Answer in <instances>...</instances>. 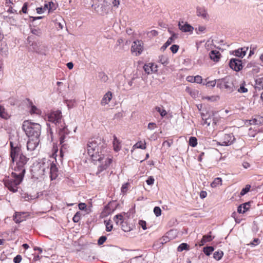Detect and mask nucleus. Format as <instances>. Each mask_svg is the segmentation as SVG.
Returning <instances> with one entry per match:
<instances>
[{
  "instance_id": "nucleus-62",
  "label": "nucleus",
  "mask_w": 263,
  "mask_h": 263,
  "mask_svg": "<svg viewBox=\"0 0 263 263\" xmlns=\"http://www.w3.org/2000/svg\"><path fill=\"white\" fill-rule=\"evenodd\" d=\"M172 143V142H170L168 141L165 140L163 142L162 145L164 146H167L168 147H170L171 146Z\"/></svg>"
},
{
  "instance_id": "nucleus-34",
  "label": "nucleus",
  "mask_w": 263,
  "mask_h": 263,
  "mask_svg": "<svg viewBox=\"0 0 263 263\" xmlns=\"http://www.w3.org/2000/svg\"><path fill=\"white\" fill-rule=\"evenodd\" d=\"M31 114H35L36 115H41L42 113L41 110L37 108L35 106L32 105L30 109Z\"/></svg>"
},
{
  "instance_id": "nucleus-12",
  "label": "nucleus",
  "mask_w": 263,
  "mask_h": 263,
  "mask_svg": "<svg viewBox=\"0 0 263 263\" xmlns=\"http://www.w3.org/2000/svg\"><path fill=\"white\" fill-rule=\"evenodd\" d=\"M40 142L39 138H29L27 143V149L28 152H32L34 151L37 147Z\"/></svg>"
},
{
  "instance_id": "nucleus-29",
  "label": "nucleus",
  "mask_w": 263,
  "mask_h": 263,
  "mask_svg": "<svg viewBox=\"0 0 263 263\" xmlns=\"http://www.w3.org/2000/svg\"><path fill=\"white\" fill-rule=\"evenodd\" d=\"M222 184V179L220 178L217 177L211 183V186L212 187H216L219 185H221Z\"/></svg>"
},
{
  "instance_id": "nucleus-48",
  "label": "nucleus",
  "mask_w": 263,
  "mask_h": 263,
  "mask_svg": "<svg viewBox=\"0 0 263 263\" xmlns=\"http://www.w3.org/2000/svg\"><path fill=\"white\" fill-rule=\"evenodd\" d=\"M105 225H106V231L107 232H110L112 229V225L110 223L109 221L106 222L105 221Z\"/></svg>"
},
{
  "instance_id": "nucleus-51",
  "label": "nucleus",
  "mask_w": 263,
  "mask_h": 263,
  "mask_svg": "<svg viewBox=\"0 0 263 263\" xmlns=\"http://www.w3.org/2000/svg\"><path fill=\"white\" fill-rule=\"evenodd\" d=\"M22 256L21 255H17L13 259L14 263H20L22 260Z\"/></svg>"
},
{
  "instance_id": "nucleus-44",
  "label": "nucleus",
  "mask_w": 263,
  "mask_h": 263,
  "mask_svg": "<svg viewBox=\"0 0 263 263\" xmlns=\"http://www.w3.org/2000/svg\"><path fill=\"white\" fill-rule=\"evenodd\" d=\"M217 85V80L210 81L206 83V85L208 87H214Z\"/></svg>"
},
{
  "instance_id": "nucleus-31",
  "label": "nucleus",
  "mask_w": 263,
  "mask_h": 263,
  "mask_svg": "<svg viewBox=\"0 0 263 263\" xmlns=\"http://www.w3.org/2000/svg\"><path fill=\"white\" fill-rule=\"evenodd\" d=\"M214 248L213 247L209 246V247H204L203 249V252L204 253L207 255L209 256L212 253L213 251H214Z\"/></svg>"
},
{
  "instance_id": "nucleus-22",
  "label": "nucleus",
  "mask_w": 263,
  "mask_h": 263,
  "mask_svg": "<svg viewBox=\"0 0 263 263\" xmlns=\"http://www.w3.org/2000/svg\"><path fill=\"white\" fill-rule=\"evenodd\" d=\"M250 208V202H246L240 205L237 208V212L239 213H245Z\"/></svg>"
},
{
  "instance_id": "nucleus-2",
  "label": "nucleus",
  "mask_w": 263,
  "mask_h": 263,
  "mask_svg": "<svg viewBox=\"0 0 263 263\" xmlns=\"http://www.w3.org/2000/svg\"><path fill=\"white\" fill-rule=\"evenodd\" d=\"M104 148V143L100 138L91 139L87 144V152L93 161L100 159L103 157L102 150Z\"/></svg>"
},
{
  "instance_id": "nucleus-61",
  "label": "nucleus",
  "mask_w": 263,
  "mask_h": 263,
  "mask_svg": "<svg viewBox=\"0 0 263 263\" xmlns=\"http://www.w3.org/2000/svg\"><path fill=\"white\" fill-rule=\"evenodd\" d=\"M170 33L172 34V36L170 38H172V41L174 42L175 39H176L178 37V34L171 31Z\"/></svg>"
},
{
  "instance_id": "nucleus-53",
  "label": "nucleus",
  "mask_w": 263,
  "mask_h": 263,
  "mask_svg": "<svg viewBox=\"0 0 263 263\" xmlns=\"http://www.w3.org/2000/svg\"><path fill=\"white\" fill-rule=\"evenodd\" d=\"M211 121H212V118L211 117L206 118L204 120V122L203 123V125L206 124L208 126H209L211 124Z\"/></svg>"
},
{
  "instance_id": "nucleus-38",
  "label": "nucleus",
  "mask_w": 263,
  "mask_h": 263,
  "mask_svg": "<svg viewBox=\"0 0 263 263\" xmlns=\"http://www.w3.org/2000/svg\"><path fill=\"white\" fill-rule=\"evenodd\" d=\"M173 42V41H172V38L169 37L167 41L165 42V43L162 46L161 49L163 51L165 50L166 49V48L168 46H170Z\"/></svg>"
},
{
  "instance_id": "nucleus-52",
  "label": "nucleus",
  "mask_w": 263,
  "mask_h": 263,
  "mask_svg": "<svg viewBox=\"0 0 263 263\" xmlns=\"http://www.w3.org/2000/svg\"><path fill=\"white\" fill-rule=\"evenodd\" d=\"M194 82H196L197 83H201L202 81V77L200 76H196L194 77Z\"/></svg>"
},
{
  "instance_id": "nucleus-11",
  "label": "nucleus",
  "mask_w": 263,
  "mask_h": 263,
  "mask_svg": "<svg viewBox=\"0 0 263 263\" xmlns=\"http://www.w3.org/2000/svg\"><path fill=\"white\" fill-rule=\"evenodd\" d=\"M229 66L231 68L235 71H239L243 68L241 60L236 58H233L230 60Z\"/></svg>"
},
{
  "instance_id": "nucleus-1",
  "label": "nucleus",
  "mask_w": 263,
  "mask_h": 263,
  "mask_svg": "<svg viewBox=\"0 0 263 263\" xmlns=\"http://www.w3.org/2000/svg\"><path fill=\"white\" fill-rule=\"evenodd\" d=\"M10 145L12 168L14 171L11 173V177L5 180V184L10 191L15 193L17 191V186L23 179L29 159L23 154L21 146L17 144L10 141Z\"/></svg>"
},
{
  "instance_id": "nucleus-47",
  "label": "nucleus",
  "mask_w": 263,
  "mask_h": 263,
  "mask_svg": "<svg viewBox=\"0 0 263 263\" xmlns=\"http://www.w3.org/2000/svg\"><path fill=\"white\" fill-rule=\"evenodd\" d=\"M106 239L107 238L105 236H101L98 240V244L99 245H102L106 240Z\"/></svg>"
},
{
  "instance_id": "nucleus-58",
  "label": "nucleus",
  "mask_w": 263,
  "mask_h": 263,
  "mask_svg": "<svg viewBox=\"0 0 263 263\" xmlns=\"http://www.w3.org/2000/svg\"><path fill=\"white\" fill-rule=\"evenodd\" d=\"M250 124L253 125H259V123L258 122V119H253L250 120Z\"/></svg>"
},
{
  "instance_id": "nucleus-27",
  "label": "nucleus",
  "mask_w": 263,
  "mask_h": 263,
  "mask_svg": "<svg viewBox=\"0 0 263 263\" xmlns=\"http://www.w3.org/2000/svg\"><path fill=\"white\" fill-rule=\"evenodd\" d=\"M190 246L186 243H181L177 248V251L178 252H182L184 250H189Z\"/></svg>"
},
{
  "instance_id": "nucleus-20",
  "label": "nucleus",
  "mask_w": 263,
  "mask_h": 263,
  "mask_svg": "<svg viewBox=\"0 0 263 263\" xmlns=\"http://www.w3.org/2000/svg\"><path fill=\"white\" fill-rule=\"evenodd\" d=\"M197 14L203 18H207L208 16L206 9L204 7H198L197 8Z\"/></svg>"
},
{
  "instance_id": "nucleus-3",
  "label": "nucleus",
  "mask_w": 263,
  "mask_h": 263,
  "mask_svg": "<svg viewBox=\"0 0 263 263\" xmlns=\"http://www.w3.org/2000/svg\"><path fill=\"white\" fill-rule=\"evenodd\" d=\"M36 167L39 168L38 175L39 176L45 175L46 173L50 172V178L51 180H54L58 176V168L56 165V160L51 161L48 160L46 162L43 164H37Z\"/></svg>"
},
{
  "instance_id": "nucleus-59",
  "label": "nucleus",
  "mask_w": 263,
  "mask_h": 263,
  "mask_svg": "<svg viewBox=\"0 0 263 263\" xmlns=\"http://www.w3.org/2000/svg\"><path fill=\"white\" fill-rule=\"evenodd\" d=\"M207 196V193L206 191H202L200 193V197L201 199L205 198Z\"/></svg>"
},
{
  "instance_id": "nucleus-6",
  "label": "nucleus",
  "mask_w": 263,
  "mask_h": 263,
  "mask_svg": "<svg viewBox=\"0 0 263 263\" xmlns=\"http://www.w3.org/2000/svg\"><path fill=\"white\" fill-rule=\"evenodd\" d=\"M58 129V134L60 140V143L61 145V148L60 150L61 153H62L64 149H66V145L64 143L67 141L69 138V130L67 129L65 124L59 126Z\"/></svg>"
},
{
  "instance_id": "nucleus-28",
  "label": "nucleus",
  "mask_w": 263,
  "mask_h": 263,
  "mask_svg": "<svg viewBox=\"0 0 263 263\" xmlns=\"http://www.w3.org/2000/svg\"><path fill=\"white\" fill-rule=\"evenodd\" d=\"M0 117L5 119H7L9 117L5 108L2 105H0Z\"/></svg>"
},
{
  "instance_id": "nucleus-17",
  "label": "nucleus",
  "mask_w": 263,
  "mask_h": 263,
  "mask_svg": "<svg viewBox=\"0 0 263 263\" xmlns=\"http://www.w3.org/2000/svg\"><path fill=\"white\" fill-rule=\"evenodd\" d=\"M112 97V93L110 91H108L104 95L101 101V104L102 106H105V105L108 104L111 100Z\"/></svg>"
},
{
  "instance_id": "nucleus-60",
  "label": "nucleus",
  "mask_w": 263,
  "mask_h": 263,
  "mask_svg": "<svg viewBox=\"0 0 263 263\" xmlns=\"http://www.w3.org/2000/svg\"><path fill=\"white\" fill-rule=\"evenodd\" d=\"M79 208L81 210H84L86 208V205L84 203H80L79 204Z\"/></svg>"
},
{
  "instance_id": "nucleus-36",
  "label": "nucleus",
  "mask_w": 263,
  "mask_h": 263,
  "mask_svg": "<svg viewBox=\"0 0 263 263\" xmlns=\"http://www.w3.org/2000/svg\"><path fill=\"white\" fill-rule=\"evenodd\" d=\"M31 32L32 34L39 36H41L42 33L41 29L39 28H31Z\"/></svg>"
},
{
  "instance_id": "nucleus-5",
  "label": "nucleus",
  "mask_w": 263,
  "mask_h": 263,
  "mask_svg": "<svg viewBox=\"0 0 263 263\" xmlns=\"http://www.w3.org/2000/svg\"><path fill=\"white\" fill-rule=\"evenodd\" d=\"M234 82L233 78L231 77H226L217 80V87L220 89L225 88L230 92H232L236 90V87Z\"/></svg>"
},
{
  "instance_id": "nucleus-43",
  "label": "nucleus",
  "mask_w": 263,
  "mask_h": 263,
  "mask_svg": "<svg viewBox=\"0 0 263 263\" xmlns=\"http://www.w3.org/2000/svg\"><path fill=\"white\" fill-rule=\"evenodd\" d=\"M80 213L79 212H77L76 214L73 217L72 220L74 222H78L80 220Z\"/></svg>"
},
{
  "instance_id": "nucleus-9",
  "label": "nucleus",
  "mask_w": 263,
  "mask_h": 263,
  "mask_svg": "<svg viewBox=\"0 0 263 263\" xmlns=\"http://www.w3.org/2000/svg\"><path fill=\"white\" fill-rule=\"evenodd\" d=\"M112 161L111 158L105 156L104 155H103V157H101L100 159H97V161L100 163L98 166V171L96 173L97 175H99L102 171L107 169L112 162Z\"/></svg>"
},
{
  "instance_id": "nucleus-14",
  "label": "nucleus",
  "mask_w": 263,
  "mask_h": 263,
  "mask_svg": "<svg viewBox=\"0 0 263 263\" xmlns=\"http://www.w3.org/2000/svg\"><path fill=\"white\" fill-rule=\"evenodd\" d=\"M235 141V138L232 134H224L222 137L221 145L228 146L232 144Z\"/></svg>"
},
{
  "instance_id": "nucleus-13",
  "label": "nucleus",
  "mask_w": 263,
  "mask_h": 263,
  "mask_svg": "<svg viewBox=\"0 0 263 263\" xmlns=\"http://www.w3.org/2000/svg\"><path fill=\"white\" fill-rule=\"evenodd\" d=\"M131 50L133 52H135L136 55L140 54L143 50L142 41L139 40L134 41L132 44Z\"/></svg>"
},
{
  "instance_id": "nucleus-30",
  "label": "nucleus",
  "mask_w": 263,
  "mask_h": 263,
  "mask_svg": "<svg viewBox=\"0 0 263 263\" xmlns=\"http://www.w3.org/2000/svg\"><path fill=\"white\" fill-rule=\"evenodd\" d=\"M255 84L258 89H263V77L257 78L255 80Z\"/></svg>"
},
{
  "instance_id": "nucleus-49",
  "label": "nucleus",
  "mask_w": 263,
  "mask_h": 263,
  "mask_svg": "<svg viewBox=\"0 0 263 263\" xmlns=\"http://www.w3.org/2000/svg\"><path fill=\"white\" fill-rule=\"evenodd\" d=\"M178 49L179 46L177 45H173L170 48L171 50L173 53H176L178 51Z\"/></svg>"
},
{
  "instance_id": "nucleus-25",
  "label": "nucleus",
  "mask_w": 263,
  "mask_h": 263,
  "mask_svg": "<svg viewBox=\"0 0 263 263\" xmlns=\"http://www.w3.org/2000/svg\"><path fill=\"white\" fill-rule=\"evenodd\" d=\"M114 220L117 225H122L124 222L123 217L121 214L116 215L114 217Z\"/></svg>"
},
{
  "instance_id": "nucleus-24",
  "label": "nucleus",
  "mask_w": 263,
  "mask_h": 263,
  "mask_svg": "<svg viewBox=\"0 0 263 263\" xmlns=\"http://www.w3.org/2000/svg\"><path fill=\"white\" fill-rule=\"evenodd\" d=\"M113 146L115 151L117 152L121 149L120 142L115 135L114 136Z\"/></svg>"
},
{
  "instance_id": "nucleus-46",
  "label": "nucleus",
  "mask_w": 263,
  "mask_h": 263,
  "mask_svg": "<svg viewBox=\"0 0 263 263\" xmlns=\"http://www.w3.org/2000/svg\"><path fill=\"white\" fill-rule=\"evenodd\" d=\"M122 229L125 232L130 231L131 230L130 227L125 225V222H124L121 225Z\"/></svg>"
},
{
  "instance_id": "nucleus-16",
  "label": "nucleus",
  "mask_w": 263,
  "mask_h": 263,
  "mask_svg": "<svg viewBox=\"0 0 263 263\" xmlns=\"http://www.w3.org/2000/svg\"><path fill=\"white\" fill-rule=\"evenodd\" d=\"M143 69L146 73L150 74L157 71V66L152 63H149L144 65Z\"/></svg>"
},
{
  "instance_id": "nucleus-18",
  "label": "nucleus",
  "mask_w": 263,
  "mask_h": 263,
  "mask_svg": "<svg viewBox=\"0 0 263 263\" xmlns=\"http://www.w3.org/2000/svg\"><path fill=\"white\" fill-rule=\"evenodd\" d=\"M248 48L243 47L239 48L237 50L233 51V54L239 58H243L246 53L247 51L248 50Z\"/></svg>"
},
{
  "instance_id": "nucleus-10",
  "label": "nucleus",
  "mask_w": 263,
  "mask_h": 263,
  "mask_svg": "<svg viewBox=\"0 0 263 263\" xmlns=\"http://www.w3.org/2000/svg\"><path fill=\"white\" fill-rule=\"evenodd\" d=\"M29 50L42 55L46 54L45 47L40 42H34L30 45Z\"/></svg>"
},
{
  "instance_id": "nucleus-50",
  "label": "nucleus",
  "mask_w": 263,
  "mask_h": 263,
  "mask_svg": "<svg viewBox=\"0 0 263 263\" xmlns=\"http://www.w3.org/2000/svg\"><path fill=\"white\" fill-rule=\"evenodd\" d=\"M154 181H155L154 178L153 177L150 176L146 180V182L148 185H151L154 184Z\"/></svg>"
},
{
  "instance_id": "nucleus-32",
  "label": "nucleus",
  "mask_w": 263,
  "mask_h": 263,
  "mask_svg": "<svg viewBox=\"0 0 263 263\" xmlns=\"http://www.w3.org/2000/svg\"><path fill=\"white\" fill-rule=\"evenodd\" d=\"M223 255V253L222 251H217L214 253L213 257L217 260H219L221 259Z\"/></svg>"
},
{
  "instance_id": "nucleus-33",
  "label": "nucleus",
  "mask_w": 263,
  "mask_h": 263,
  "mask_svg": "<svg viewBox=\"0 0 263 263\" xmlns=\"http://www.w3.org/2000/svg\"><path fill=\"white\" fill-rule=\"evenodd\" d=\"M133 148L145 149L146 148V143L145 142L143 143L141 141L138 142L133 146Z\"/></svg>"
},
{
  "instance_id": "nucleus-4",
  "label": "nucleus",
  "mask_w": 263,
  "mask_h": 263,
  "mask_svg": "<svg viewBox=\"0 0 263 263\" xmlns=\"http://www.w3.org/2000/svg\"><path fill=\"white\" fill-rule=\"evenodd\" d=\"M22 128L28 138L39 139L41 133L40 124L25 121L23 122Z\"/></svg>"
},
{
  "instance_id": "nucleus-56",
  "label": "nucleus",
  "mask_w": 263,
  "mask_h": 263,
  "mask_svg": "<svg viewBox=\"0 0 263 263\" xmlns=\"http://www.w3.org/2000/svg\"><path fill=\"white\" fill-rule=\"evenodd\" d=\"M196 30L197 31V33L199 34L200 32H202L205 30V27L204 26H199Z\"/></svg>"
},
{
  "instance_id": "nucleus-55",
  "label": "nucleus",
  "mask_w": 263,
  "mask_h": 263,
  "mask_svg": "<svg viewBox=\"0 0 263 263\" xmlns=\"http://www.w3.org/2000/svg\"><path fill=\"white\" fill-rule=\"evenodd\" d=\"M156 127H157L156 124L153 122L149 123L148 124V126H147L148 129H151V130L154 129Z\"/></svg>"
},
{
  "instance_id": "nucleus-7",
  "label": "nucleus",
  "mask_w": 263,
  "mask_h": 263,
  "mask_svg": "<svg viewBox=\"0 0 263 263\" xmlns=\"http://www.w3.org/2000/svg\"><path fill=\"white\" fill-rule=\"evenodd\" d=\"M91 7L101 15L106 14L109 9V4L105 0H94Z\"/></svg>"
},
{
  "instance_id": "nucleus-37",
  "label": "nucleus",
  "mask_w": 263,
  "mask_h": 263,
  "mask_svg": "<svg viewBox=\"0 0 263 263\" xmlns=\"http://www.w3.org/2000/svg\"><path fill=\"white\" fill-rule=\"evenodd\" d=\"M155 109L157 111H158L161 115L162 117H164L166 114L167 112L165 109L163 108H161L158 106H156L155 107Z\"/></svg>"
},
{
  "instance_id": "nucleus-8",
  "label": "nucleus",
  "mask_w": 263,
  "mask_h": 263,
  "mask_svg": "<svg viewBox=\"0 0 263 263\" xmlns=\"http://www.w3.org/2000/svg\"><path fill=\"white\" fill-rule=\"evenodd\" d=\"M48 120L52 123L55 124L59 128L65 124L62 120V112L60 110H56L51 112L48 115Z\"/></svg>"
},
{
  "instance_id": "nucleus-19",
  "label": "nucleus",
  "mask_w": 263,
  "mask_h": 263,
  "mask_svg": "<svg viewBox=\"0 0 263 263\" xmlns=\"http://www.w3.org/2000/svg\"><path fill=\"white\" fill-rule=\"evenodd\" d=\"M24 214H26V213L16 212L15 215L13 217V220L17 223H19L22 221H23L25 220V216H24Z\"/></svg>"
},
{
  "instance_id": "nucleus-41",
  "label": "nucleus",
  "mask_w": 263,
  "mask_h": 263,
  "mask_svg": "<svg viewBox=\"0 0 263 263\" xmlns=\"http://www.w3.org/2000/svg\"><path fill=\"white\" fill-rule=\"evenodd\" d=\"M154 213L157 217L160 216L161 214V210L159 206H155L154 209Z\"/></svg>"
},
{
  "instance_id": "nucleus-15",
  "label": "nucleus",
  "mask_w": 263,
  "mask_h": 263,
  "mask_svg": "<svg viewBox=\"0 0 263 263\" xmlns=\"http://www.w3.org/2000/svg\"><path fill=\"white\" fill-rule=\"evenodd\" d=\"M178 26L179 29L184 32H193L194 30L193 27H192L187 22H184L183 21L179 22Z\"/></svg>"
},
{
  "instance_id": "nucleus-42",
  "label": "nucleus",
  "mask_w": 263,
  "mask_h": 263,
  "mask_svg": "<svg viewBox=\"0 0 263 263\" xmlns=\"http://www.w3.org/2000/svg\"><path fill=\"white\" fill-rule=\"evenodd\" d=\"M211 233V232H210V234ZM203 238L204 239V240L206 242H210L214 239V237H212L210 234L204 235Z\"/></svg>"
},
{
  "instance_id": "nucleus-40",
  "label": "nucleus",
  "mask_w": 263,
  "mask_h": 263,
  "mask_svg": "<svg viewBox=\"0 0 263 263\" xmlns=\"http://www.w3.org/2000/svg\"><path fill=\"white\" fill-rule=\"evenodd\" d=\"M251 186L250 185H247L245 188H243L240 192V195L241 196L245 195L247 194L250 190Z\"/></svg>"
},
{
  "instance_id": "nucleus-21",
  "label": "nucleus",
  "mask_w": 263,
  "mask_h": 263,
  "mask_svg": "<svg viewBox=\"0 0 263 263\" xmlns=\"http://www.w3.org/2000/svg\"><path fill=\"white\" fill-rule=\"evenodd\" d=\"M210 58L214 62H218L220 59V53L218 51L212 50L209 53Z\"/></svg>"
},
{
  "instance_id": "nucleus-39",
  "label": "nucleus",
  "mask_w": 263,
  "mask_h": 263,
  "mask_svg": "<svg viewBox=\"0 0 263 263\" xmlns=\"http://www.w3.org/2000/svg\"><path fill=\"white\" fill-rule=\"evenodd\" d=\"M159 61L164 65H167L168 63V59L166 57L161 55L159 57Z\"/></svg>"
},
{
  "instance_id": "nucleus-45",
  "label": "nucleus",
  "mask_w": 263,
  "mask_h": 263,
  "mask_svg": "<svg viewBox=\"0 0 263 263\" xmlns=\"http://www.w3.org/2000/svg\"><path fill=\"white\" fill-rule=\"evenodd\" d=\"M99 77L101 79L102 81L104 82H106L108 79L107 75L105 74L104 72H100L99 74Z\"/></svg>"
},
{
  "instance_id": "nucleus-54",
  "label": "nucleus",
  "mask_w": 263,
  "mask_h": 263,
  "mask_svg": "<svg viewBox=\"0 0 263 263\" xmlns=\"http://www.w3.org/2000/svg\"><path fill=\"white\" fill-rule=\"evenodd\" d=\"M139 223L143 230L146 229V223L145 221L140 220Z\"/></svg>"
},
{
  "instance_id": "nucleus-64",
  "label": "nucleus",
  "mask_w": 263,
  "mask_h": 263,
  "mask_svg": "<svg viewBox=\"0 0 263 263\" xmlns=\"http://www.w3.org/2000/svg\"><path fill=\"white\" fill-rule=\"evenodd\" d=\"M259 242L260 241L258 238H255L254 239L253 241L251 243V245L256 246V245L259 244Z\"/></svg>"
},
{
  "instance_id": "nucleus-57",
  "label": "nucleus",
  "mask_w": 263,
  "mask_h": 263,
  "mask_svg": "<svg viewBox=\"0 0 263 263\" xmlns=\"http://www.w3.org/2000/svg\"><path fill=\"white\" fill-rule=\"evenodd\" d=\"M27 7H28L27 3H25L24 4V5H23V6L22 8V12L23 13H27Z\"/></svg>"
},
{
  "instance_id": "nucleus-63",
  "label": "nucleus",
  "mask_w": 263,
  "mask_h": 263,
  "mask_svg": "<svg viewBox=\"0 0 263 263\" xmlns=\"http://www.w3.org/2000/svg\"><path fill=\"white\" fill-rule=\"evenodd\" d=\"M49 11L53 9V7L54 6V3L52 2H49L48 3Z\"/></svg>"
},
{
  "instance_id": "nucleus-35",
  "label": "nucleus",
  "mask_w": 263,
  "mask_h": 263,
  "mask_svg": "<svg viewBox=\"0 0 263 263\" xmlns=\"http://www.w3.org/2000/svg\"><path fill=\"white\" fill-rule=\"evenodd\" d=\"M189 144L192 147H195L197 145V139L195 137H191L189 139Z\"/></svg>"
},
{
  "instance_id": "nucleus-23",
  "label": "nucleus",
  "mask_w": 263,
  "mask_h": 263,
  "mask_svg": "<svg viewBox=\"0 0 263 263\" xmlns=\"http://www.w3.org/2000/svg\"><path fill=\"white\" fill-rule=\"evenodd\" d=\"M8 53V48L5 43H1L0 45V53L3 56H6Z\"/></svg>"
},
{
  "instance_id": "nucleus-26",
  "label": "nucleus",
  "mask_w": 263,
  "mask_h": 263,
  "mask_svg": "<svg viewBox=\"0 0 263 263\" xmlns=\"http://www.w3.org/2000/svg\"><path fill=\"white\" fill-rule=\"evenodd\" d=\"M246 83L245 81L242 82L240 84L239 87L237 89L236 88L237 91L239 93H246V92H247L248 90L246 87Z\"/></svg>"
}]
</instances>
